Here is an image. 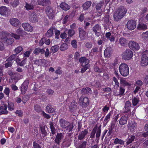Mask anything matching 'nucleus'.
<instances>
[{
	"label": "nucleus",
	"mask_w": 148,
	"mask_h": 148,
	"mask_svg": "<svg viewBox=\"0 0 148 148\" xmlns=\"http://www.w3.org/2000/svg\"><path fill=\"white\" fill-rule=\"evenodd\" d=\"M12 37L16 39H19L20 36L14 33H8L6 32L2 33V36L1 38V39L2 42H4V43L7 45H11L13 43L14 40L13 38H10Z\"/></svg>",
	"instance_id": "f257e3e1"
},
{
	"label": "nucleus",
	"mask_w": 148,
	"mask_h": 148,
	"mask_svg": "<svg viewBox=\"0 0 148 148\" xmlns=\"http://www.w3.org/2000/svg\"><path fill=\"white\" fill-rule=\"evenodd\" d=\"M126 12L127 10L123 6L120 7L114 14V20L117 21L121 19L126 14Z\"/></svg>",
	"instance_id": "f03ea898"
},
{
	"label": "nucleus",
	"mask_w": 148,
	"mask_h": 148,
	"mask_svg": "<svg viewBox=\"0 0 148 148\" xmlns=\"http://www.w3.org/2000/svg\"><path fill=\"white\" fill-rule=\"evenodd\" d=\"M119 71L121 74L124 77L127 76L129 73V68L126 64H121L119 66Z\"/></svg>",
	"instance_id": "7ed1b4c3"
},
{
	"label": "nucleus",
	"mask_w": 148,
	"mask_h": 148,
	"mask_svg": "<svg viewBox=\"0 0 148 148\" xmlns=\"http://www.w3.org/2000/svg\"><path fill=\"white\" fill-rule=\"evenodd\" d=\"M122 56L124 60H129L133 57V53L131 50L127 49L122 53Z\"/></svg>",
	"instance_id": "20e7f679"
},
{
	"label": "nucleus",
	"mask_w": 148,
	"mask_h": 148,
	"mask_svg": "<svg viewBox=\"0 0 148 148\" xmlns=\"http://www.w3.org/2000/svg\"><path fill=\"white\" fill-rule=\"evenodd\" d=\"M128 45L130 48L134 51L138 50L140 48L139 44L133 41H130L129 42Z\"/></svg>",
	"instance_id": "39448f33"
},
{
	"label": "nucleus",
	"mask_w": 148,
	"mask_h": 148,
	"mask_svg": "<svg viewBox=\"0 0 148 148\" xmlns=\"http://www.w3.org/2000/svg\"><path fill=\"white\" fill-rule=\"evenodd\" d=\"M56 12L54 8L49 7H47L46 10V13L48 17L50 19L53 18Z\"/></svg>",
	"instance_id": "423d86ee"
},
{
	"label": "nucleus",
	"mask_w": 148,
	"mask_h": 148,
	"mask_svg": "<svg viewBox=\"0 0 148 148\" xmlns=\"http://www.w3.org/2000/svg\"><path fill=\"white\" fill-rule=\"evenodd\" d=\"M136 22L135 21L131 20L127 22L126 26L129 30H132L136 27Z\"/></svg>",
	"instance_id": "0eeeda50"
},
{
	"label": "nucleus",
	"mask_w": 148,
	"mask_h": 148,
	"mask_svg": "<svg viewBox=\"0 0 148 148\" xmlns=\"http://www.w3.org/2000/svg\"><path fill=\"white\" fill-rule=\"evenodd\" d=\"M89 101L88 99V98H83L82 97H81L79 99V102L80 104H81L84 107H85L88 105Z\"/></svg>",
	"instance_id": "6e6552de"
},
{
	"label": "nucleus",
	"mask_w": 148,
	"mask_h": 148,
	"mask_svg": "<svg viewBox=\"0 0 148 148\" xmlns=\"http://www.w3.org/2000/svg\"><path fill=\"white\" fill-rule=\"evenodd\" d=\"M10 24L14 27H17L21 24V22L17 18H11L10 20Z\"/></svg>",
	"instance_id": "1a4fd4ad"
},
{
	"label": "nucleus",
	"mask_w": 148,
	"mask_h": 148,
	"mask_svg": "<svg viewBox=\"0 0 148 148\" xmlns=\"http://www.w3.org/2000/svg\"><path fill=\"white\" fill-rule=\"evenodd\" d=\"M9 12V10L7 7L5 6L0 7V14L3 16H7Z\"/></svg>",
	"instance_id": "9d476101"
},
{
	"label": "nucleus",
	"mask_w": 148,
	"mask_h": 148,
	"mask_svg": "<svg viewBox=\"0 0 148 148\" xmlns=\"http://www.w3.org/2000/svg\"><path fill=\"white\" fill-rule=\"evenodd\" d=\"M127 125L128 129L132 132H134L136 128V124L134 121L129 122Z\"/></svg>",
	"instance_id": "9b49d317"
},
{
	"label": "nucleus",
	"mask_w": 148,
	"mask_h": 148,
	"mask_svg": "<svg viewBox=\"0 0 148 148\" xmlns=\"http://www.w3.org/2000/svg\"><path fill=\"white\" fill-rule=\"evenodd\" d=\"M140 64L143 66H145L148 64V57L146 55H143L140 61Z\"/></svg>",
	"instance_id": "f8f14e48"
},
{
	"label": "nucleus",
	"mask_w": 148,
	"mask_h": 148,
	"mask_svg": "<svg viewBox=\"0 0 148 148\" xmlns=\"http://www.w3.org/2000/svg\"><path fill=\"white\" fill-rule=\"evenodd\" d=\"M22 26L24 29L26 31L32 32L33 30V27L30 24L27 23L22 24Z\"/></svg>",
	"instance_id": "ddd939ff"
},
{
	"label": "nucleus",
	"mask_w": 148,
	"mask_h": 148,
	"mask_svg": "<svg viewBox=\"0 0 148 148\" xmlns=\"http://www.w3.org/2000/svg\"><path fill=\"white\" fill-rule=\"evenodd\" d=\"M7 105L4 104L0 106V115L2 114H7L8 113V111L7 110Z\"/></svg>",
	"instance_id": "4468645a"
},
{
	"label": "nucleus",
	"mask_w": 148,
	"mask_h": 148,
	"mask_svg": "<svg viewBox=\"0 0 148 148\" xmlns=\"http://www.w3.org/2000/svg\"><path fill=\"white\" fill-rule=\"evenodd\" d=\"M112 140H111L110 142V143L109 145L110 147H112V146L114 145L113 143L116 144H119L121 145H123L124 143V142L121 139H118V138H116L114 139V142L112 141Z\"/></svg>",
	"instance_id": "2eb2a0df"
},
{
	"label": "nucleus",
	"mask_w": 148,
	"mask_h": 148,
	"mask_svg": "<svg viewBox=\"0 0 148 148\" xmlns=\"http://www.w3.org/2000/svg\"><path fill=\"white\" fill-rule=\"evenodd\" d=\"M100 29L99 25L98 24L96 25L93 28V31L95 33L96 35L97 36H99L101 34L99 32Z\"/></svg>",
	"instance_id": "dca6fc26"
},
{
	"label": "nucleus",
	"mask_w": 148,
	"mask_h": 148,
	"mask_svg": "<svg viewBox=\"0 0 148 148\" xmlns=\"http://www.w3.org/2000/svg\"><path fill=\"white\" fill-rule=\"evenodd\" d=\"M79 62L82 63V66H85V65L89 64V60L85 57H82L79 60Z\"/></svg>",
	"instance_id": "f3484780"
},
{
	"label": "nucleus",
	"mask_w": 148,
	"mask_h": 148,
	"mask_svg": "<svg viewBox=\"0 0 148 148\" xmlns=\"http://www.w3.org/2000/svg\"><path fill=\"white\" fill-rule=\"evenodd\" d=\"M61 8L64 10L67 11L70 8V6L65 2H62L60 5Z\"/></svg>",
	"instance_id": "a211bd4d"
},
{
	"label": "nucleus",
	"mask_w": 148,
	"mask_h": 148,
	"mask_svg": "<svg viewBox=\"0 0 148 148\" xmlns=\"http://www.w3.org/2000/svg\"><path fill=\"white\" fill-rule=\"evenodd\" d=\"M128 116L127 115L123 116L120 120L119 123L120 125H123L127 123Z\"/></svg>",
	"instance_id": "6ab92c4d"
},
{
	"label": "nucleus",
	"mask_w": 148,
	"mask_h": 148,
	"mask_svg": "<svg viewBox=\"0 0 148 148\" xmlns=\"http://www.w3.org/2000/svg\"><path fill=\"white\" fill-rule=\"evenodd\" d=\"M63 137V134L62 133L58 134L56 136L55 140V142L58 143L59 144L60 141L62 139Z\"/></svg>",
	"instance_id": "aec40b11"
},
{
	"label": "nucleus",
	"mask_w": 148,
	"mask_h": 148,
	"mask_svg": "<svg viewBox=\"0 0 148 148\" xmlns=\"http://www.w3.org/2000/svg\"><path fill=\"white\" fill-rule=\"evenodd\" d=\"M50 3L49 0H38V3L42 6H45L49 4Z\"/></svg>",
	"instance_id": "412c9836"
},
{
	"label": "nucleus",
	"mask_w": 148,
	"mask_h": 148,
	"mask_svg": "<svg viewBox=\"0 0 148 148\" xmlns=\"http://www.w3.org/2000/svg\"><path fill=\"white\" fill-rule=\"evenodd\" d=\"M27 86L28 84L27 83H26L25 82H24L23 83L21 88L22 94H24L25 93L27 90Z\"/></svg>",
	"instance_id": "4be33fe9"
},
{
	"label": "nucleus",
	"mask_w": 148,
	"mask_h": 148,
	"mask_svg": "<svg viewBox=\"0 0 148 148\" xmlns=\"http://www.w3.org/2000/svg\"><path fill=\"white\" fill-rule=\"evenodd\" d=\"M131 103L129 101H127L125 103V111L127 112L130 110V108L131 107Z\"/></svg>",
	"instance_id": "5701e85b"
},
{
	"label": "nucleus",
	"mask_w": 148,
	"mask_h": 148,
	"mask_svg": "<svg viewBox=\"0 0 148 148\" xmlns=\"http://www.w3.org/2000/svg\"><path fill=\"white\" fill-rule=\"evenodd\" d=\"M60 124L61 126L63 128H66L68 123H69L63 119H60Z\"/></svg>",
	"instance_id": "b1692460"
},
{
	"label": "nucleus",
	"mask_w": 148,
	"mask_h": 148,
	"mask_svg": "<svg viewBox=\"0 0 148 148\" xmlns=\"http://www.w3.org/2000/svg\"><path fill=\"white\" fill-rule=\"evenodd\" d=\"M80 38L82 40H83L84 38V37L86 35L85 32L81 28H79V29Z\"/></svg>",
	"instance_id": "393cba45"
},
{
	"label": "nucleus",
	"mask_w": 148,
	"mask_h": 148,
	"mask_svg": "<svg viewBox=\"0 0 148 148\" xmlns=\"http://www.w3.org/2000/svg\"><path fill=\"white\" fill-rule=\"evenodd\" d=\"M103 3H101L98 4L96 6V9L97 10L99 11L98 12L99 13L98 14V16H99L100 15L101 12H102L101 8L102 6L103 5Z\"/></svg>",
	"instance_id": "a878e982"
},
{
	"label": "nucleus",
	"mask_w": 148,
	"mask_h": 148,
	"mask_svg": "<svg viewBox=\"0 0 148 148\" xmlns=\"http://www.w3.org/2000/svg\"><path fill=\"white\" fill-rule=\"evenodd\" d=\"M135 138V137L134 136L130 135L129 136L128 139L127 140L126 143L128 145L131 143L133 141Z\"/></svg>",
	"instance_id": "bb28decb"
},
{
	"label": "nucleus",
	"mask_w": 148,
	"mask_h": 148,
	"mask_svg": "<svg viewBox=\"0 0 148 148\" xmlns=\"http://www.w3.org/2000/svg\"><path fill=\"white\" fill-rule=\"evenodd\" d=\"M106 36L108 39H109L110 41H114V37L113 35H111L110 32L106 33Z\"/></svg>",
	"instance_id": "cd10ccee"
},
{
	"label": "nucleus",
	"mask_w": 148,
	"mask_h": 148,
	"mask_svg": "<svg viewBox=\"0 0 148 148\" xmlns=\"http://www.w3.org/2000/svg\"><path fill=\"white\" fill-rule=\"evenodd\" d=\"M111 51V49L110 48H107L105 50L104 54L106 57L109 58L110 56Z\"/></svg>",
	"instance_id": "c85d7f7f"
},
{
	"label": "nucleus",
	"mask_w": 148,
	"mask_h": 148,
	"mask_svg": "<svg viewBox=\"0 0 148 148\" xmlns=\"http://www.w3.org/2000/svg\"><path fill=\"white\" fill-rule=\"evenodd\" d=\"M120 83L122 85L124 86H129L131 85L124 78H122L121 79Z\"/></svg>",
	"instance_id": "c756f323"
},
{
	"label": "nucleus",
	"mask_w": 148,
	"mask_h": 148,
	"mask_svg": "<svg viewBox=\"0 0 148 148\" xmlns=\"http://www.w3.org/2000/svg\"><path fill=\"white\" fill-rule=\"evenodd\" d=\"M91 3L88 1L84 3L83 5V7L84 10L88 9L91 6Z\"/></svg>",
	"instance_id": "7c9ffc66"
},
{
	"label": "nucleus",
	"mask_w": 148,
	"mask_h": 148,
	"mask_svg": "<svg viewBox=\"0 0 148 148\" xmlns=\"http://www.w3.org/2000/svg\"><path fill=\"white\" fill-rule=\"evenodd\" d=\"M68 47V45L66 43H64L61 45L60 49L61 51H64L67 49Z\"/></svg>",
	"instance_id": "2f4dec72"
},
{
	"label": "nucleus",
	"mask_w": 148,
	"mask_h": 148,
	"mask_svg": "<svg viewBox=\"0 0 148 148\" xmlns=\"http://www.w3.org/2000/svg\"><path fill=\"white\" fill-rule=\"evenodd\" d=\"M119 42L121 45L124 46L127 43V40L126 39L121 38L119 39Z\"/></svg>",
	"instance_id": "473e14b6"
},
{
	"label": "nucleus",
	"mask_w": 148,
	"mask_h": 148,
	"mask_svg": "<svg viewBox=\"0 0 148 148\" xmlns=\"http://www.w3.org/2000/svg\"><path fill=\"white\" fill-rule=\"evenodd\" d=\"M142 37L143 40H148V31L142 33Z\"/></svg>",
	"instance_id": "72a5a7b5"
},
{
	"label": "nucleus",
	"mask_w": 148,
	"mask_h": 148,
	"mask_svg": "<svg viewBox=\"0 0 148 148\" xmlns=\"http://www.w3.org/2000/svg\"><path fill=\"white\" fill-rule=\"evenodd\" d=\"M112 114V112L110 111L106 116L104 119V122L107 123L109 121L110 116Z\"/></svg>",
	"instance_id": "f704fd0d"
},
{
	"label": "nucleus",
	"mask_w": 148,
	"mask_h": 148,
	"mask_svg": "<svg viewBox=\"0 0 148 148\" xmlns=\"http://www.w3.org/2000/svg\"><path fill=\"white\" fill-rule=\"evenodd\" d=\"M145 129L146 132L143 133L142 135L144 137H146L148 136V126H147V124L145 125Z\"/></svg>",
	"instance_id": "c9c22d12"
},
{
	"label": "nucleus",
	"mask_w": 148,
	"mask_h": 148,
	"mask_svg": "<svg viewBox=\"0 0 148 148\" xmlns=\"http://www.w3.org/2000/svg\"><path fill=\"white\" fill-rule=\"evenodd\" d=\"M25 7L27 10H32L34 8V6L33 5L28 4L27 3H26Z\"/></svg>",
	"instance_id": "e433bc0d"
},
{
	"label": "nucleus",
	"mask_w": 148,
	"mask_h": 148,
	"mask_svg": "<svg viewBox=\"0 0 148 148\" xmlns=\"http://www.w3.org/2000/svg\"><path fill=\"white\" fill-rule=\"evenodd\" d=\"M90 65L89 64L85 65V66H83L82 68L81 69V72L82 73H83L90 67Z\"/></svg>",
	"instance_id": "4c0bfd02"
},
{
	"label": "nucleus",
	"mask_w": 148,
	"mask_h": 148,
	"mask_svg": "<svg viewBox=\"0 0 148 148\" xmlns=\"http://www.w3.org/2000/svg\"><path fill=\"white\" fill-rule=\"evenodd\" d=\"M23 49L22 47L19 46L16 48L14 49V52L16 53H18L23 51Z\"/></svg>",
	"instance_id": "58836bf2"
},
{
	"label": "nucleus",
	"mask_w": 148,
	"mask_h": 148,
	"mask_svg": "<svg viewBox=\"0 0 148 148\" xmlns=\"http://www.w3.org/2000/svg\"><path fill=\"white\" fill-rule=\"evenodd\" d=\"M138 29H145L147 28V26L143 24H139L137 27Z\"/></svg>",
	"instance_id": "ea45409f"
},
{
	"label": "nucleus",
	"mask_w": 148,
	"mask_h": 148,
	"mask_svg": "<svg viewBox=\"0 0 148 148\" xmlns=\"http://www.w3.org/2000/svg\"><path fill=\"white\" fill-rule=\"evenodd\" d=\"M9 110L10 111L13 110L14 109V104L11 102H8V103Z\"/></svg>",
	"instance_id": "a19ab883"
},
{
	"label": "nucleus",
	"mask_w": 148,
	"mask_h": 148,
	"mask_svg": "<svg viewBox=\"0 0 148 148\" xmlns=\"http://www.w3.org/2000/svg\"><path fill=\"white\" fill-rule=\"evenodd\" d=\"M53 34V32L52 29H49L47 32L46 35L48 37L51 36Z\"/></svg>",
	"instance_id": "79ce46f5"
},
{
	"label": "nucleus",
	"mask_w": 148,
	"mask_h": 148,
	"mask_svg": "<svg viewBox=\"0 0 148 148\" xmlns=\"http://www.w3.org/2000/svg\"><path fill=\"white\" fill-rule=\"evenodd\" d=\"M19 2L18 0H14L11 2V4L13 7H16L19 4Z\"/></svg>",
	"instance_id": "37998d69"
},
{
	"label": "nucleus",
	"mask_w": 148,
	"mask_h": 148,
	"mask_svg": "<svg viewBox=\"0 0 148 148\" xmlns=\"http://www.w3.org/2000/svg\"><path fill=\"white\" fill-rule=\"evenodd\" d=\"M87 134V132L86 131H82L81 134L79 136V138L81 139H82Z\"/></svg>",
	"instance_id": "c03bdc74"
},
{
	"label": "nucleus",
	"mask_w": 148,
	"mask_h": 148,
	"mask_svg": "<svg viewBox=\"0 0 148 148\" xmlns=\"http://www.w3.org/2000/svg\"><path fill=\"white\" fill-rule=\"evenodd\" d=\"M58 49V46L57 45H55L51 47V50L53 53L56 52Z\"/></svg>",
	"instance_id": "a18cd8bd"
},
{
	"label": "nucleus",
	"mask_w": 148,
	"mask_h": 148,
	"mask_svg": "<svg viewBox=\"0 0 148 148\" xmlns=\"http://www.w3.org/2000/svg\"><path fill=\"white\" fill-rule=\"evenodd\" d=\"M132 104L133 106H136L138 102L139 98L135 97L132 99Z\"/></svg>",
	"instance_id": "49530a36"
},
{
	"label": "nucleus",
	"mask_w": 148,
	"mask_h": 148,
	"mask_svg": "<svg viewBox=\"0 0 148 148\" xmlns=\"http://www.w3.org/2000/svg\"><path fill=\"white\" fill-rule=\"evenodd\" d=\"M73 127V125L69 123H68V125L67 126L66 128L65 129H66V130H69V131H70L72 130Z\"/></svg>",
	"instance_id": "de8ad7c7"
},
{
	"label": "nucleus",
	"mask_w": 148,
	"mask_h": 148,
	"mask_svg": "<svg viewBox=\"0 0 148 148\" xmlns=\"http://www.w3.org/2000/svg\"><path fill=\"white\" fill-rule=\"evenodd\" d=\"M50 128L51 129V130L52 132V133L53 134H54L56 132V130L54 126L53 125V124L51 123L50 124Z\"/></svg>",
	"instance_id": "09e8293b"
},
{
	"label": "nucleus",
	"mask_w": 148,
	"mask_h": 148,
	"mask_svg": "<svg viewBox=\"0 0 148 148\" xmlns=\"http://www.w3.org/2000/svg\"><path fill=\"white\" fill-rule=\"evenodd\" d=\"M113 81L115 82V87L118 88L119 86V84L117 79L115 77H114L113 78Z\"/></svg>",
	"instance_id": "8fccbe9b"
},
{
	"label": "nucleus",
	"mask_w": 148,
	"mask_h": 148,
	"mask_svg": "<svg viewBox=\"0 0 148 148\" xmlns=\"http://www.w3.org/2000/svg\"><path fill=\"white\" fill-rule=\"evenodd\" d=\"M16 57L15 55H12L7 60L8 62H11L10 61L14 60Z\"/></svg>",
	"instance_id": "3c124183"
},
{
	"label": "nucleus",
	"mask_w": 148,
	"mask_h": 148,
	"mask_svg": "<svg viewBox=\"0 0 148 148\" xmlns=\"http://www.w3.org/2000/svg\"><path fill=\"white\" fill-rule=\"evenodd\" d=\"M71 44L73 47L75 48L77 47V42L76 40H72L71 42Z\"/></svg>",
	"instance_id": "603ef678"
},
{
	"label": "nucleus",
	"mask_w": 148,
	"mask_h": 148,
	"mask_svg": "<svg viewBox=\"0 0 148 148\" xmlns=\"http://www.w3.org/2000/svg\"><path fill=\"white\" fill-rule=\"evenodd\" d=\"M85 93H88L91 92V89L89 88H83L82 90Z\"/></svg>",
	"instance_id": "864d4df0"
},
{
	"label": "nucleus",
	"mask_w": 148,
	"mask_h": 148,
	"mask_svg": "<svg viewBox=\"0 0 148 148\" xmlns=\"http://www.w3.org/2000/svg\"><path fill=\"white\" fill-rule=\"evenodd\" d=\"M60 31L56 29L55 30V34L56 35L55 38H56L58 39L59 37L58 36L60 34Z\"/></svg>",
	"instance_id": "5fc2aeb1"
},
{
	"label": "nucleus",
	"mask_w": 148,
	"mask_h": 148,
	"mask_svg": "<svg viewBox=\"0 0 148 148\" xmlns=\"http://www.w3.org/2000/svg\"><path fill=\"white\" fill-rule=\"evenodd\" d=\"M75 34V32L73 30H69L68 32V34L70 37L72 36Z\"/></svg>",
	"instance_id": "6e6d98bb"
},
{
	"label": "nucleus",
	"mask_w": 148,
	"mask_h": 148,
	"mask_svg": "<svg viewBox=\"0 0 148 148\" xmlns=\"http://www.w3.org/2000/svg\"><path fill=\"white\" fill-rule=\"evenodd\" d=\"M143 84V82L141 81L138 80L136 82L135 84L139 86H141Z\"/></svg>",
	"instance_id": "4d7b16f0"
},
{
	"label": "nucleus",
	"mask_w": 148,
	"mask_h": 148,
	"mask_svg": "<svg viewBox=\"0 0 148 148\" xmlns=\"http://www.w3.org/2000/svg\"><path fill=\"white\" fill-rule=\"evenodd\" d=\"M109 109V107L107 106H105L102 109L103 111L105 113H106L107 112Z\"/></svg>",
	"instance_id": "13d9d810"
},
{
	"label": "nucleus",
	"mask_w": 148,
	"mask_h": 148,
	"mask_svg": "<svg viewBox=\"0 0 148 148\" xmlns=\"http://www.w3.org/2000/svg\"><path fill=\"white\" fill-rule=\"evenodd\" d=\"M41 130L42 134L44 136H46L47 133L45 130V128L43 127H41Z\"/></svg>",
	"instance_id": "bf43d9fd"
},
{
	"label": "nucleus",
	"mask_w": 148,
	"mask_h": 148,
	"mask_svg": "<svg viewBox=\"0 0 148 148\" xmlns=\"http://www.w3.org/2000/svg\"><path fill=\"white\" fill-rule=\"evenodd\" d=\"M45 41H46V38H42L41 40H40L39 44L40 46L42 45L45 42Z\"/></svg>",
	"instance_id": "052dcab7"
},
{
	"label": "nucleus",
	"mask_w": 148,
	"mask_h": 148,
	"mask_svg": "<svg viewBox=\"0 0 148 148\" xmlns=\"http://www.w3.org/2000/svg\"><path fill=\"white\" fill-rule=\"evenodd\" d=\"M31 21L33 23H36L38 21V19L36 17H34L32 18L31 20Z\"/></svg>",
	"instance_id": "680f3d73"
},
{
	"label": "nucleus",
	"mask_w": 148,
	"mask_h": 148,
	"mask_svg": "<svg viewBox=\"0 0 148 148\" xmlns=\"http://www.w3.org/2000/svg\"><path fill=\"white\" fill-rule=\"evenodd\" d=\"M34 109L35 111L38 112H39L41 110L40 107L38 105H35L34 106Z\"/></svg>",
	"instance_id": "e2e57ef3"
},
{
	"label": "nucleus",
	"mask_w": 148,
	"mask_h": 148,
	"mask_svg": "<svg viewBox=\"0 0 148 148\" xmlns=\"http://www.w3.org/2000/svg\"><path fill=\"white\" fill-rule=\"evenodd\" d=\"M41 114L44 117L47 119H48L50 118V116L43 111L42 112Z\"/></svg>",
	"instance_id": "0e129e2a"
},
{
	"label": "nucleus",
	"mask_w": 148,
	"mask_h": 148,
	"mask_svg": "<svg viewBox=\"0 0 148 148\" xmlns=\"http://www.w3.org/2000/svg\"><path fill=\"white\" fill-rule=\"evenodd\" d=\"M47 110L49 113H51L53 111L51 107L50 106H47Z\"/></svg>",
	"instance_id": "69168bd1"
},
{
	"label": "nucleus",
	"mask_w": 148,
	"mask_h": 148,
	"mask_svg": "<svg viewBox=\"0 0 148 148\" xmlns=\"http://www.w3.org/2000/svg\"><path fill=\"white\" fill-rule=\"evenodd\" d=\"M5 47L3 43L0 41V51H3Z\"/></svg>",
	"instance_id": "338daca9"
},
{
	"label": "nucleus",
	"mask_w": 148,
	"mask_h": 148,
	"mask_svg": "<svg viewBox=\"0 0 148 148\" xmlns=\"http://www.w3.org/2000/svg\"><path fill=\"white\" fill-rule=\"evenodd\" d=\"M103 78L105 79H108L109 78V76L108 73L105 72L103 73Z\"/></svg>",
	"instance_id": "774afa93"
}]
</instances>
